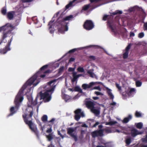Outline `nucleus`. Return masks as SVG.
I'll use <instances>...</instances> for the list:
<instances>
[{"instance_id":"obj_44","label":"nucleus","mask_w":147,"mask_h":147,"mask_svg":"<svg viewBox=\"0 0 147 147\" xmlns=\"http://www.w3.org/2000/svg\"><path fill=\"white\" fill-rule=\"evenodd\" d=\"M77 50L76 49H72L71 50H69L68 52V53H73L75 51H76Z\"/></svg>"},{"instance_id":"obj_35","label":"nucleus","mask_w":147,"mask_h":147,"mask_svg":"<svg viewBox=\"0 0 147 147\" xmlns=\"http://www.w3.org/2000/svg\"><path fill=\"white\" fill-rule=\"evenodd\" d=\"M135 115L137 117H142L141 114L140 112L138 111H136Z\"/></svg>"},{"instance_id":"obj_10","label":"nucleus","mask_w":147,"mask_h":147,"mask_svg":"<svg viewBox=\"0 0 147 147\" xmlns=\"http://www.w3.org/2000/svg\"><path fill=\"white\" fill-rule=\"evenodd\" d=\"M103 131L104 130L103 129L95 130L91 133V136L94 138L98 136H103Z\"/></svg>"},{"instance_id":"obj_27","label":"nucleus","mask_w":147,"mask_h":147,"mask_svg":"<svg viewBox=\"0 0 147 147\" xmlns=\"http://www.w3.org/2000/svg\"><path fill=\"white\" fill-rule=\"evenodd\" d=\"M77 0H73L65 6V8L66 9H68L70 6L72 5L73 3L76 1Z\"/></svg>"},{"instance_id":"obj_42","label":"nucleus","mask_w":147,"mask_h":147,"mask_svg":"<svg viewBox=\"0 0 147 147\" xmlns=\"http://www.w3.org/2000/svg\"><path fill=\"white\" fill-rule=\"evenodd\" d=\"M94 94H95L96 95H97V96H98V95H103V94L100 92H98V91H95L94 92Z\"/></svg>"},{"instance_id":"obj_55","label":"nucleus","mask_w":147,"mask_h":147,"mask_svg":"<svg viewBox=\"0 0 147 147\" xmlns=\"http://www.w3.org/2000/svg\"><path fill=\"white\" fill-rule=\"evenodd\" d=\"M99 123L97 122L96 123L93 125L92 126V127H95L97 126L99 124Z\"/></svg>"},{"instance_id":"obj_32","label":"nucleus","mask_w":147,"mask_h":147,"mask_svg":"<svg viewBox=\"0 0 147 147\" xmlns=\"http://www.w3.org/2000/svg\"><path fill=\"white\" fill-rule=\"evenodd\" d=\"M116 121H110L106 123V125H112L117 123Z\"/></svg>"},{"instance_id":"obj_58","label":"nucleus","mask_w":147,"mask_h":147,"mask_svg":"<svg viewBox=\"0 0 147 147\" xmlns=\"http://www.w3.org/2000/svg\"><path fill=\"white\" fill-rule=\"evenodd\" d=\"M40 82V81H38L37 80H36V83H34L33 84V86H35L37 85L38 83Z\"/></svg>"},{"instance_id":"obj_49","label":"nucleus","mask_w":147,"mask_h":147,"mask_svg":"<svg viewBox=\"0 0 147 147\" xmlns=\"http://www.w3.org/2000/svg\"><path fill=\"white\" fill-rule=\"evenodd\" d=\"M75 60V59L73 57H71L70 58L69 60V62H71L74 61Z\"/></svg>"},{"instance_id":"obj_13","label":"nucleus","mask_w":147,"mask_h":147,"mask_svg":"<svg viewBox=\"0 0 147 147\" xmlns=\"http://www.w3.org/2000/svg\"><path fill=\"white\" fill-rule=\"evenodd\" d=\"M131 45L130 44H129L126 47L125 49L123 51V58L124 59H126L128 57L129 51L131 48Z\"/></svg>"},{"instance_id":"obj_54","label":"nucleus","mask_w":147,"mask_h":147,"mask_svg":"<svg viewBox=\"0 0 147 147\" xmlns=\"http://www.w3.org/2000/svg\"><path fill=\"white\" fill-rule=\"evenodd\" d=\"M135 36L134 33L133 32H130V37H133L134 36Z\"/></svg>"},{"instance_id":"obj_24","label":"nucleus","mask_w":147,"mask_h":147,"mask_svg":"<svg viewBox=\"0 0 147 147\" xmlns=\"http://www.w3.org/2000/svg\"><path fill=\"white\" fill-rule=\"evenodd\" d=\"M139 134L138 133V131L136 129L132 130L131 131V135L133 137H135L137 135Z\"/></svg>"},{"instance_id":"obj_62","label":"nucleus","mask_w":147,"mask_h":147,"mask_svg":"<svg viewBox=\"0 0 147 147\" xmlns=\"http://www.w3.org/2000/svg\"><path fill=\"white\" fill-rule=\"evenodd\" d=\"M92 98L94 100H97L99 99V98L98 97H93Z\"/></svg>"},{"instance_id":"obj_51","label":"nucleus","mask_w":147,"mask_h":147,"mask_svg":"<svg viewBox=\"0 0 147 147\" xmlns=\"http://www.w3.org/2000/svg\"><path fill=\"white\" fill-rule=\"evenodd\" d=\"M74 70V69L72 67H69L68 68V70L69 71H73Z\"/></svg>"},{"instance_id":"obj_46","label":"nucleus","mask_w":147,"mask_h":147,"mask_svg":"<svg viewBox=\"0 0 147 147\" xmlns=\"http://www.w3.org/2000/svg\"><path fill=\"white\" fill-rule=\"evenodd\" d=\"M93 89H97L100 91L101 90V88L99 86H95L92 89V90Z\"/></svg>"},{"instance_id":"obj_28","label":"nucleus","mask_w":147,"mask_h":147,"mask_svg":"<svg viewBox=\"0 0 147 147\" xmlns=\"http://www.w3.org/2000/svg\"><path fill=\"white\" fill-rule=\"evenodd\" d=\"M48 117L46 115H44L41 118L42 121L45 123L47 121Z\"/></svg>"},{"instance_id":"obj_21","label":"nucleus","mask_w":147,"mask_h":147,"mask_svg":"<svg viewBox=\"0 0 147 147\" xmlns=\"http://www.w3.org/2000/svg\"><path fill=\"white\" fill-rule=\"evenodd\" d=\"M74 91L76 92H79L81 93H84L82 91V90L78 86H76L75 87L74 89Z\"/></svg>"},{"instance_id":"obj_22","label":"nucleus","mask_w":147,"mask_h":147,"mask_svg":"<svg viewBox=\"0 0 147 147\" xmlns=\"http://www.w3.org/2000/svg\"><path fill=\"white\" fill-rule=\"evenodd\" d=\"M73 78L72 80V82H75L77 79L78 78L77 75L76 73V72H73Z\"/></svg>"},{"instance_id":"obj_5","label":"nucleus","mask_w":147,"mask_h":147,"mask_svg":"<svg viewBox=\"0 0 147 147\" xmlns=\"http://www.w3.org/2000/svg\"><path fill=\"white\" fill-rule=\"evenodd\" d=\"M61 17V16L57 20V22L59 24V27L58 28V31L59 32L63 34L64 33L65 31H66L68 30L67 24L68 22H66L65 21L67 20H70L71 19L73 18V15H70L62 19L61 20H60Z\"/></svg>"},{"instance_id":"obj_12","label":"nucleus","mask_w":147,"mask_h":147,"mask_svg":"<svg viewBox=\"0 0 147 147\" xmlns=\"http://www.w3.org/2000/svg\"><path fill=\"white\" fill-rule=\"evenodd\" d=\"M85 105L86 107L89 109L91 110L93 108H94L95 104L93 101L87 100L85 102Z\"/></svg>"},{"instance_id":"obj_36","label":"nucleus","mask_w":147,"mask_h":147,"mask_svg":"<svg viewBox=\"0 0 147 147\" xmlns=\"http://www.w3.org/2000/svg\"><path fill=\"white\" fill-rule=\"evenodd\" d=\"M77 70L78 71L81 72H83L84 71V69L82 67H78L77 69Z\"/></svg>"},{"instance_id":"obj_29","label":"nucleus","mask_w":147,"mask_h":147,"mask_svg":"<svg viewBox=\"0 0 147 147\" xmlns=\"http://www.w3.org/2000/svg\"><path fill=\"white\" fill-rule=\"evenodd\" d=\"M48 141H50L53 139V135L52 134H50L46 136Z\"/></svg>"},{"instance_id":"obj_38","label":"nucleus","mask_w":147,"mask_h":147,"mask_svg":"<svg viewBox=\"0 0 147 147\" xmlns=\"http://www.w3.org/2000/svg\"><path fill=\"white\" fill-rule=\"evenodd\" d=\"M142 141V142L147 143V135L144 138H142L141 139Z\"/></svg>"},{"instance_id":"obj_34","label":"nucleus","mask_w":147,"mask_h":147,"mask_svg":"<svg viewBox=\"0 0 147 147\" xmlns=\"http://www.w3.org/2000/svg\"><path fill=\"white\" fill-rule=\"evenodd\" d=\"M136 84L137 87H140L142 84V82L139 80H137L136 82Z\"/></svg>"},{"instance_id":"obj_23","label":"nucleus","mask_w":147,"mask_h":147,"mask_svg":"<svg viewBox=\"0 0 147 147\" xmlns=\"http://www.w3.org/2000/svg\"><path fill=\"white\" fill-rule=\"evenodd\" d=\"M87 73L89 75L90 77L92 78H94V74L93 73V70L90 69L87 71Z\"/></svg>"},{"instance_id":"obj_39","label":"nucleus","mask_w":147,"mask_h":147,"mask_svg":"<svg viewBox=\"0 0 147 147\" xmlns=\"http://www.w3.org/2000/svg\"><path fill=\"white\" fill-rule=\"evenodd\" d=\"M115 85L116 87L118 89L119 91H120L121 90V86H120L119 84L117 83H115Z\"/></svg>"},{"instance_id":"obj_3","label":"nucleus","mask_w":147,"mask_h":147,"mask_svg":"<svg viewBox=\"0 0 147 147\" xmlns=\"http://www.w3.org/2000/svg\"><path fill=\"white\" fill-rule=\"evenodd\" d=\"M48 65H46L43 66L40 69V70L35 74L33 76L29 79L24 84L25 85L26 87L28 86H30L38 78V77L44 78L45 76V74L49 73L50 72V70H48L43 72V71L46 69L48 67Z\"/></svg>"},{"instance_id":"obj_18","label":"nucleus","mask_w":147,"mask_h":147,"mask_svg":"<svg viewBox=\"0 0 147 147\" xmlns=\"http://www.w3.org/2000/svg\"><path fill=\"white\" fill-rule=\"evenodd\" d=\"M132 119V116L131 115H129L128 117L125 118L123 121V123H126L129 122V121Z\"/></svg>"},{"instance_id":"obj_59","label":"nucleus","mask_w":147,"mask_h":147,"mask_svg":"<svg viewBox=\"0 0 147 147\" xmlns=\"http://www.w3.org/2000/svg\"><path fill=\"white\" fill-rule=\"evenodd\" d=\"M116 103L115 102H112L111 103H110V105H113V106H115L116 105Z\"/></svg>"},{"instance_id":"obj_30","label":"nucleus","mask_w":147,"mask_h":147,"mask_svg":"<svg viewBox=\"0 0 147 147\" xmlns=\"http://www.w3.org/2000/svg\"><path fill=\"white\" fill-rule=\"evenodd\" d=\"M125 143L127 145H129L131 142V139L130 137L126 138Z\"/></svg>"},{"instance_id":"obj_56","label":"nucleus","mask_w":147,"mask_h":147,"mask_svg":"<svg viewBox=\"0 0 147 147\" xmlns=\"http://www.w3.org/2000/svg\"><path fill=\"white\" fill-rule=\"evenodd\" d=\"M32 19L33 21H35L37 19V17L36 16L32 17Z\"/></svg>"},{"instance_id":"obj_26","label":"nucleus","mask_w":147,"mask_h":147,"mask_svg":"<svg viewBox=\"0 0 147 147\" xmlns=\"http://www.w3.org/2000/svg\"><path fill=\"white\" fill-rule=\"evenodd\" d=\"M13 17V14L11 12H8L7 14V18L10 20L12 19Z\"/></svg>"},{"instance_id":"obj_14","label":"nucleus","mask_w":147,"mask_h":147,"mask_svg":"<svg viewBox=\"0 0 147 147\" xmlns=\"http://www.w3.org/2000/svg\"><path fill=\"white\" fill-rule=\"evenodd\" d=\"M55 121L54 118H52L51 120L48 121L49 123V125L50 127V128L47 129L46 131V132L48 133H50L52 131V126L54 123V121Z\"/></svg>"},{"instance_id":"obj_15","label":"nucleus","mask_w":147,"mask_h":147,"mask_svg":"<svg viewBox=\"0 0 147 147\" xmlns=\"http://www.w3.org/2000/svg\"><path fill=\"white\" fill-rule=\"evenodd\" d=\"M95 83L91 82L89 84H83L82 85V87L84 90H86L87 88H90L92 87L94 85Z\"/></svg>"},{"instance_id":"obj_2","label":"nucleus","mask_w":147,"mask_h":147,"mask_svg":"<svg viewBox=\"0 0 147 147\" xmlns=\"http://www.w3.org/2000/svg\"><path fill=\"white\" fill-rule=\"evenodd\" d=\"M26 86L25 85H24L21 88L18 94L16 96L14 102L15 104V107H12L10 109V113L8 115V117L12 116L15 114L18 110L20 106L21 102L23 99V91L26 88Z\"/></svg>"},{"instance_id":"obj_17","label":"nucleus","mask_w":147,"mask_h":147,"mask_svg":"<svg viewBox=\"0 0 147 147\" xmlns=\"http://www.w3.org/2000/svg\"><path fill=\"white\" fill-rule=\"evenodd\" d=\"M107 93L109 96V98L110 99L112 100V101L113 100V99L114 98V96L111 92V90L109 89L108 88H107Z\"/></svg>"},{"instance_id":"obj_41","label":"nucleus","mask_w":147,"mask_h":147,"mask_svg":"<svg viewBox=\"0 0 147 147\" xmlns=\"http://www.w3.org/2000/svg\"><path fill=\"white\" fill-rule=\"evenodd\" d=\"M71 136L73 138L75 142H76L78 140L77 137L76 135L74 134L71 135Z\"/></svg>"},{"instance_id":"obj_63","label":"nucleus","mask_w":147,"mask_h":147,"mask_svg":"<svg viewBox=\"0 0 147 147\" xmlns=\"http://www.w3.org/2000/svg\"><path fill=\"white\" fill-rule=\"evenodd\" d=\"M82 127H87L88 126L86 124H84L82 125Z\"/></svg>"},{"instance_id":"obj_50","label":"nucleus","mask_w":147,"mask_h":147,"mask_svg":"<svg viewBox=\"0 0 147 147\" xmlns=\"http://www.w3.org/2000/svg\"><path fill=\"white\" fill-rule=\"evenodd\" d=\"M89 57L90 59H92L93 60H94L96 59L95 57L93 56H89Z\"/></svg>"},{"instance_id":"obj_16","label":"nucleus","mask_w":147,"mask_h":147,"mask_svg":"<svg viewBox=\"0 0 147 147\" xmlns=\"http://www.w3.org/2000/svg\"><path fill=\"white\" fill-rule=\"evenodd\" d=\"M53 21H51L49 22L48 24V26L49 27V29L50 30V32L51 34L53 33L54 31V28H53Z\"/></svg>"},{"instance_id":"obj_11","label":"nucleus","mask_w":147,"mask_h":147,"mask_svg":"<svg viewBox=\"0 0 147 147\" xmlns=\"http://www.w3.org/2000/svg\"><path fill=\"white\" fill-rule=\"evenodd\" d=\"M12 38L9 41L5 47L3 49H0V53L1 54H4L6 53L8 51L10 50L11 48L10 47L11 42L12 41Z\"/></svg>"},{"instance_id":"obj_37","label":"nucleus","mask_w":147,"mask_h":147,"mask_svg":"<svg viewBox=\"0 0 147 147\" xmlns=\"http://www.w3.org/2000/svg\"><path fill=\"white\" fill-rule=\"evenodd\" d=\"M64 69V67L63 66L61 67L58 70V73L60 74L63 71Z\"/></svg>"},{"instance_id":"obj_40","label":"nucleus","mask_w":147,"mask_h":147,"mask_svg":"<svg viewBox=\"0 0 147 147\" xmlns=\"http://www.w3.org/2000/svg\"><path fill=\"white\" fill-rule=\"evenodd\" d=\"M144 36V34L143 32H141L139 34L138 37L140 38H143Z\"/></svg>"},{"instance_id":"obj_60","label":"nucleus","mask_w":147,"mask_h":147,"mask_svg":"<svg viewBox=\"0 0 147 147\" xmlns=\"http://www.w3.org/2000/svg\"><path fill=\"white\" fill-rule=\"evenodd\" d=\"M48 147H55L54 146V145H53L52 142H51V144L48 146Z\"/></svg>"},{"instance_id":"obj_61","label":"nucleus","mask_w":147,"mask_h":147,"mask_svg":"<svg viewBox=\"0 0 147 147\" xmlns=\"http://www.w3.org/2000/svg\"><path fill=\"white\" fill-rule=\"evenodd\" d=\"M142 14H143V15L144 16H146V13L143 10V9H142Z\"/></svg>"},{"instance_id":"obj_7","label":"nucleus","mask_w":147,"mask_h":147,"mask_svg":"<svg viewBox=\"0 0 147 147\" xmlns=\"http://www.w3.org/2000/svg\"><path fill=\"white\" fill-rule=\"evenodd\" d=\"M54 87H52L51 89L47 90L43 93L41 92H40V100L43 99L45 100V102L49 101L51 99V95L49 94V92H51V94L54 90Z\"/></svg>"},{"instance_id":"obj_8","label":"nucleus","mask_w":147,"mask_h":147,"mask_svg":"<svg viewBox=\"0 0 147 147\" xmlns=\"http://www.w3.org/2000/svg\"><path fill=\"white\" fill-rule=\"evenodd\" d=\"M83 26L85 30H90L94 28V25L92 20H87L84 22Z\"/></svg>"},{"instance_id":"obj_48","label":"nucleus","mask_w":147,"mask_h":147,"mask_svg":"<svg viewBox=\"0 0 147 147\" xmlns=\"http://www.w3.org/2000/svg\"><path fill=\"white\" fill-rule=\"evenodd\" d=\"M62 98L65 99H67L68 96L67 95H66L65 94H63L62 96Z\"/></svg>"},{"instance_id":"obj_33","label":"nucleus","mask_w":147,"mask_h":147,"mask_svg":"<svg viewBox=\"0 0 147 147\" xmlns=\"http://www.w3.org/2000/svg\"><path fill=\"white\" fill-rule=\"evenodd\" d=\"M1 12L3 15H4L6 14L7 10L5 7H4L2 8L1 10Z\"/></svg>"},{"instance_id":"obj_25","label":"nucleus","mask_w":147,"mask_h":147,"mask_svg":"<svg viewBox=\"0 0 147 147\" xmlns=\"http://www.w3.org/2000/svg\"><path fill=\"white\" fill-rule=\"evenodd\" d=\"M135 90L134 88H131L129 90L128 93V94L129 96H131L135 92Z\"/></svg>"},{"instance_id":"obj_9","label":"nucleus","mask_w":147,"mask_h":147,"mask_svg":"<svg viewBox=\"0 0 147 147\" xmlns=\"http://www.w3.org/2000/svg\"><path fill=\"white\" fill-rule=\"evenodd\" d=\"M75 115L74 119L77 121L79 120L81 117H84V114L83 112H82L81 109H76L74 111Z\"/></svg>"},{"instance_id":"obj_1","label":"nucleus","mask_w":147,"mask_h":147,"mask_svg":"<svg viewBox=\"0 0 147 147\" xmlns=\"http://www.w3.org/2000/svg\"><path fill=\"white\" fill-rule=\"evenodd\" d=\"M37 98L38 97H36L34 101L33 100V99L31 97L28 98V102L27 103L28 107L26 109V110L28 111L29 109V108H31V110H30L29 117H27V114H25L22 115V117L25 123L28 125L30 129L32 131L34 132L36 136L38 138V131L36 125L33 123L32 120V117L33 114L32 107L35 106L37 104Z\"/></svg>"},{"instance_id":"obj_4","label":"nucleus","mask_w":147,"mask_h":147,"mask_svg":"<svg viewBox=\"0 0 147 147\" xmlns=\"http://www.w3.org/2000/svg\"><path fill=\"white\" fill-rule=\"evenodd\" d=\"M122 13V11L120 10H116L115 12L111 13V16L105 15L103 17L102 20L104 21H106L108 19L107 22V25L109 28H110L111 31L115 33L116 28V22L114 21L113 19H110V18L111 16H112V15H115L117 14H121Z\"/></svg>"},{"instance_id":"obj_64","label":"nucleus","mask_w":147,"mask_h":147,"mask_svg":"<svg viewBox=\"0 0 147 147\" xmlns=\"http://www.w3.org/2000/svg\"><path fill=\"white\" fill-rule=\"evenodd\" d=\"M140 147H147V145H145L144 144H141Z\"/></svg>"},{"instance_id":"obj_53","label":"nucleus","mask_w":147,"mask_h":147,"mask_svg":"<svg viewBox=\"0 0 147 147\" xmlns=\"http://www.w3.org/2000/svg\"><path fill=\"white\" fill-rule=\"evenodd\" d=\"M58 134L60 135V136L62 138H64V136L63 135H62V134L60 133V131L58 130L57 131Z\"/></svg>"},{"instance_id":"obj_52","label":"nucleus","mask_w":147,"mask_h":147,"mask_svg":"<svg viewBox=\"0 0 147 147\" xmlns=\"http://www.w3.org/2000/svg\"><path fill=\"white\" fill-rule=\"evenodd\" d=\"M129 10L130 12L134 11H135V7H131L129 9Z\"/></svg>"},{"instance_id":"obj_6","label":"nucleus","mask_w":147,"mask_h":147,"mask_svg":"<svg viewBox=\"0 0 147 147\" xmlns=\"http://www.w3.org/2000/svg\"><path fill=\"white\" fill-rule=\"evenodd\" d=\"M13 28L14 27L9 23L5 25L0 27V32L3 31L4 32L3 33L2 40L0 42V45L2 42L3 40L7 37L8 33H11Z\"/></svg>"},{"instance_id":"obj_45","label":"nucleus","mask_w":147,"mask_h":147,"mask_svg":"<svg viewBox=\"0 0 147 147\" xmlns=\"http://www.w3.org/2000/svg\"><path fill=\"white\" fill-rule=\"evenodd\" d=\"M105 131L107 133H110L112 132L111 130L110 129H105Z\"/></svg>"},{"instance_id":"obj_20","label":"nucleus","mask_w":147,"mask_h":147,"mask_svg":"<svg viewBox=\"0 0 147 147\" xmlns=\"http://www.w3.org/2000/svg\"><path fill=\"white\" fill-rule=\"evenodd\" d=\"M91 111L96 115H98L100 114V111L97 109H95V107L93 108L91 110Z\"/></svg>"},{"instance_id":"obj_43","label":"nucleus","mask_w":147,"mask_h":147,"mask_svg":"<svg viewBox=\"0 0 147 147\" xmlns=\"http://www.w3.org/2000/svg\"><path fill=\"white\" fill-rule=\"evenodd\" d=\"M34 0H22V3H30L32 2Z\"/></svg>"},{"instance_id":"obj_47","label":"nucleus","mask_w":147,"mask_h":147,"mask_svg":"<svg viewBox=\"0 0 147 147\" xmlns=\"http://www.w3.org/2000/svg\"><path fill=\"white\" fill-rule=\"evenodd\" d=\"M143 28L144 30H147V22L144 24Z\"/></svg>"},{"instance_id":"obj_57","label":"nucleus","mask_w":147,"mask_h":147,"mask_svg":"<svg viewBox=\"0 0 147 147\" xmlns=\"http://www.w3.org/2000/svg\"><path fill=\"white\" fill-rule=\"evenodd\" d=\"M55 81V80H52V81H50L48 83V84L49 85H50L52 84Z\"/></svg>"},{"instance_id":"obj_19","label":"nucleus","mask_w":147,"mask_h":147,"mask_svg":"<svg viewBox=\"0 0 147 147\" xmlns=\"http://www.w3.org/2000/svg\"><path fill=\"white\" fill-rule=\"evenodd\" d=\"M74 131V129L70 127L67 128V134L71 136V135L74 134L73 133Z\"/></svg>"},{"instance_id":"obj_31","label":"nucleus","mask_w":147,"mask_h":147,"mask_svg":"<svg viewBox=\"0 0 147 147\" xmlns=\"http://www.w3.org/2000/svg\"><path fill=\"white\" fill-rule=\"evenodd\" d=\"M142 126L143 124L141 122H139L136 124V127L138 129H141L142 128Z\"/></svg>"}]
</instances>
